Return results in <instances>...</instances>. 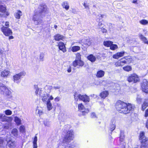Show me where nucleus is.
Listing matches in <instances>:
<instances>
[{
    "instance_id": "obj_53",
    "label": "nucleus",
    "mask_w": 148,
    "mask_h": 148,
    "mask_svg": "<svg viewBox=\"0 0 148 148\" xmlns=\"http://www.w3.org/2000/svg\"><path fill=\"white\" fill-rule=\"evenodd\" d=\"M37 137L36 136H35L34 138V140L33 141V143H37Z\"/></svg>"
},
{
    "instance_id": "obj_50",
    "label": "nucleus",
    "mask_w": 148,
    "mask_h": 148,
    "mask_svg": "<svg viewBox=\"0 0 148 148\" xmlns=\"http://www.w3.org/2000/svg\"><path fill=\"white\" fill-rule=\"evenodd\" d=\"M34 89L36 90V89L37 90H39L38 93H40L39 92L41 90V91H43V90H42L41 89H39L38 88V85H34Z\"/></svg>"
},
{
    "instance_id": "obj_36",
    "label": "nucleus",
    "mask_w": 148,
    "mask_h": 148,
    "mask_svg": "<svg viewBox=\"0 0 148 148\" xmlns=\"http://www.w3.org/2000/svg\"><path fill=\"white\" fill-rule=\"evenodd\" d=\"M123 69L125 71H131L132 68L130 66H126L123 67Z\"/></svg>"
},
{
    "instance_id": "obj_8",
    "label": "nucleus",
    "mask_w": 148,
    "mask_h": 148,
    "mask_svg": "<svg viewBox=\"0 0 148 148\" xmlns=\"http://www.w3.org/2000/svg\"><path fill=\"white\" fill-rule=\"evenodd\" d=\"M1 30L4 34L6 36H8L12 34V30L9 28L3 26L1 28Z\"/></svg>"
},
{
    "instance_id": "obj_51",
    "label": "nucleus",
    "mask_w": 148,
    "mask_h": 148,
    "mask_svg": "<svg viewBox=\"0 0 148 148\" xmlns=\"http://www.w3.org/2000/svg\"><path fill=\"white\" fill-rule=\"evenodd\" d=\"M91 117L92 118H97L96 115L95 114L94 112H92L91 114Z\"/></svg>"
},
{
    "instance_id": "obj_17",
    "label": "nucleus",
    "mask_w": 148,
    "mask_h": 148,
    "mask_svg": "<svg viewBox=\"0 0 148 148\" xmlns=\"http://www.w3.org/2000/svg\"><path fill=\"white\" fill-rule=\"evenodd\" d=\"M60 88V86L58 85L54 86L53 87L52 86H47L45 87V90L47 89V90H48L47 91V92L49 93L50 92V90L53 88L55 89H59Z\"/></svg>"
},
{
    "instance_id": "obj_59",
    "label": "nucleus",
    "mask_w": 148,
    "mask_h": 148,
    "mask_svg": "<svg viewBox=\"0 0 148 148\" xmlns=\"http://www.w3.org/2000/svg\"><path fill=\"white\" fill-rule=\"evenodd\" d=\"M5 27H7L8 28L9 27V22L7 21L5 23Z\"/></svg>"
},
{
    "instance_id": "obj_48",
    "label": "nucleus",
    "mask_w": 148,
    "mask_h": 148,
    "mask_svg": "<svg viewBox=\"0 0 148 148\" xmlns=\"http://www.w3.org/2000/svg\"><path fill=\"white\" fill-rule=\"evenodd\" d=\"M81 60V55L79 53L76 54V58L75 60Z\"/></svg>"
},
{
    "instance_id": "obj_49",
    "label": "nucleus",
    "mask_w": 148,
    "mask_h": 148,
    "mask_svg": "<svg viewBox=\"0 0 148 148\" xmlns=\"http://www.w3.org/2000/svg\"><path fill=\"white\" fill-rule=\"evenodd\" d=\"M20 131L21 132H23L25 131V127L23 125L20 126L19 128Z\"/></svg>"
},
{
    "instance_id": "obj_23",
    "label": "nucleus",
    "mask_w": 148,
    "mask_h": 148,
    "mask_svg": "<svg viewBox=\"0 0 148 148\" xmlns=\"http://www.w3.org/2000/svg\"><path fill=\"white\" fill-rule=\"evenodd\" d=\"M105 74V72L102 70L98 71L97 73L96 76L97 77H103Z\"/></svg>"
},
{
    "instance_id": "obj_28",
    "label": "nucleus",
    "mask_w": 148,
    "mask_h": 148,
    "mask_svg": "<svg viewBox=\"0 0 148 148\" xmlns=\"http://www.w3.org/2000/svg\"><path fill=\"white\" fill-rule=\"evenodd\" d=\"M139 38L143 41L145 43L148 44V41L146 37L144 36L142 34H140L139 35Z\"/></svg>"
},
{
    "instance_id": "obj_24",
    "label": "nucleus",
    "mask_w": 148,
    "mask_h": 148,
    "mask_svg": "<svg viewBox=\"0 0 148 148\" xmlns=\"http://www.w3.org/2000/svg\"><path fill=\"white\" fill-rule=\"evenodd\" d=\"M10 73V71L5 70L1 72V76L3 77H6Z\"/></svg>"
},
{
    "instance_id": "obj_5",
    "label": "nucleus",
    "mask_w": 148,
    "mask_h": 148,
    "mask_svg": "<svg viewBox=\"0 0 148 148\" xmlns=\"http://www.w3.org/2000/svg\"><path fill=\"white\" fill-rule=\"evenodd\" d=\"M75 99L78 101L79 99L82 100L84 102H89L90 101V98L88 96L86 95H82L78 94L77 92L75 93L74 95Z\"/></svg>"
},
{
    "instance_id": "obj_9",
    "label": "nucleus",
    "mask_w": 148,
    "mask_h": 148,
    "mask_svg": "<svg viewBox=\"0 0 148 148\" xmlns=\"http://www.w3.org/2000/svg\"><path fill=\"white\" fill-rule=\"evenodd\" d=\"M79 110L82 113L83 115H85L88 113L89 112V110L88 109L84 108V106L82 103H80L78 105Z\"/></svg>"
},
{
    "instance_id": "obj_2",
    "label": "nucleus",
    "mask_w": 148,
    "mask_h": 148,
    "mask_svg": "<svg viewBox=\"0 0 148 148\" xmlns=\"http://www.w3.org/2000/svg\"><path fill=\"white\" fill-rule=\"evenodd\" d=\"M116 108L119 112L125 114L130 113L134 109L133 106L131 104H127L120 100H119L116 102Z\"/></svg>"
},
{
    "instance_id": "obj_26",
    "label": "nucleus",
    "mask_w": 148,
    "mask_h": 148,
    "mask_svg": "<svg viewBox=\"0 0 148 148\" xmlns=\"http://www.w3.org/2000/svg\"><path fill=\"white\" fill-rule=\"evenodd\" d=\"M148 106V99H146L144 101L142 106V110H144Z\"/></svg>"
},
{
    "instance_id": "obj_19",
    "label": "nucleus",
    "mask_w": 148,
    "mask_h": 148,
    "mask_svg": "<svg viewBox=\"0 0 148 148\" xmlns=\"http://www.w3.org/2000/svg\"><path fill=\"white\" fill-rule=\"evenodd\" d=\"M124 51H122L118 52L113 56V58L115 59H118L119 58L121 57L124 55Z\"/></svg>"
},
{
    "instance_id": "obj_14",
    "label": "nucleus",
    "mask_w": 148,
    "mask_h": 148,
    "mask_svg": "<svg viewBox=\"0 0 148 148\" xmlns=\"http://www.w3.org/2000/svg\"><path fill=\"white\" fill-rule=\"evenodd\" d=\"M139 139L141 143H148V139L145 137V133L143 132H141L140 133Z\"/></svg>"
},
{
    "instance_id": "obj_21",
    "label": "nucleus",
    "mask_w": 148,
    "mask_h": 148,
    "mask_svg": "<svg viewBox=\"0 0 148 148\" xmlns=\"http://www.w3.org/2000/svg\"><path fill=\"white\" fill-rule=\"evenodd\" d=\"M81 42L84 43L82 44V45L89 46L91 44V42H90V40L89 39L86 40L85 39L82 40Z\"/></svg>"
},
{
    "instance_id": "obj_40",
    "label": "nucleus",
    "mask_w": 148,
    "mask_h": 148,
    "mask_svg": "<svg viewBox=\"0 0 148 148\" xmlns=\"http://www.w3.org/2000/svg\"><path fill=\"white\" fill-rule=\"evenodd\" d=\"M44 124L45 126L49 127L50 125V122L49 120L47 119L44 121Z\"/></svg>"
},
{
    "instance_id": "obj_31",
    "label": "nucleus",
    "mask_w": 148,
    "mask_h": 148,
    "mask_svg": "<svg viewBox=\"0 0 148 148\" xmlns=\"http://www.w3.org/2000/svg\"><path fill=\"white\" fill-rule=\"evenodd\" d=\"M112 43L113 42L110 41H104L103 42L104 45L107 47H110Z\"/></svg>"
},
{
    "instance_id": "obj_57",
    "label": "nucleus",
    "mask_w": 148,
    "mask_h": 148,
    "mask_svg": "<svg viewBox=\"0 0 148 148\" xmlns=\"http://www.w3.org/2000/svg\"><path fill=\"white\" fill-rule=\"evenodd\" d=\"M145 116V117L148 116V109L146 110Z\"/></svg>"
},
{
    "instance_id": "obj_1",
    "label": "nucleus",
    "mask_w": 148,
    "mask_h": 148,
    "mask_svg": "<svg viewBox=\"0 0 148 148\" xmlns=\"http://www.w3.org/2000/svg\"><path fill=\"white\" fill-rule=\"evenodd\" d=\"M47 7L45 4H41L37 10H35L33 16V20L36 25H38L42 23V20L41 16L47 10Z\"/></svg>"
},
{
    "instance_id": "obj_62",
    "label": "nucleus",
    "mask_w": 148,
    "mask_h": 148,
    "mask_svg": "<svg viewBox=\"0 0 148 148\" xmlns=\"http://www.w3.org/2000/svg\"><path fill=\"white\" fill-rule=\"evenodd\" d=\"M102 32L103 33H106L107 32V30L104 28H103L101 29Z\"/></svg>"
},
{
    "instance_id": "obj_33",
    "label": "nucleus",
    "mask_w": 148,
    "mask_h": 148,
    "mask_svg": "<svg viewBox=\"0 0 148 148\" xmlns=\"http://www.w3.org/2000/svg\"><path fill=\"white\" fill-rule=\"evenodd\" d=\"M47 105L48 110H50L52 107V104L50 102V101L48 100L47 102Z\"/></svg>"
},
{
    "instance_id": "obj_29",
    "label": "nucleus",
    "mask_w": 148,
    "mask_h": 148,
    "mask_svg": "<svg viewBox=\"0 0 148 148\" xmlns=\"http://www.w3.org/2000/svg\"><path fill=\"white\" fill-rule=\"evenodd\" d=\"M22 12L20 10L18 11L17 12L14 14V16L15 18L17 19H19L20 18V16L22 15Z\"/></svg>"
},
{
    "instance_id": "obj_13",
    "label": "nucleus",
    "mask_w": 148,
    "mask_h": 148,
    "mask_svg": "<svg viewBox=\"0 0 148 148\" xmlns=\"http://www.w3.org/2000/svg\"><path fill=\"white\" fill-rule=\"evenodd\" d=\"M0 119L3 122H6L7 123H10L12 121V119L10 117L6 116L1 114H0Z\"/></svg>"
},
{
    "instance_id": "obj_39",
    "label": "nucleus",
    "mask_w": 148,
    "mask_h": 148,
    "mask_svg": "<svg viewBox=\"0 0 148 148\" xmlns=\"http://www.w3.org/2000/svg\"><path fill=\"white\" fill-rule=\"evenodd\" d=\"M6 11V8L3 5H0V12H2L4 13Z\"/></svg>"
},
{
    "instance_id": "obj_27",
    "label": "nucleus",
    "mask_w": 148,
    "mask_h": 148,
    "mask_svg": "<svg viewBox=\"0 0 148 148\" xmlns=\"http://www.w3.org/2000/svg\"><path fill=\"white\" fill-rule=\"evenodd\" d=\"M55 39L56 41H59L60 40H62L63 38V36L59 34L56 35L54 36Z\"/></svg>"
},
{
    "instance_id": "obj_7",
    "label": "nucleus",
    "mask_w": 148,
    "mask_h": 148,
    "mask_svg": "<svg viewBox=\"0 0 148 148\" xmlns=\"http://www.w3.org/2000/svg\"><path fill=\"white\" fill-rule=\"evenodd\" d=\"M139 78L135 74H131L127 78V80L129 82H133L136 83L139 81Z\"/></svg>"
},
{
    "instance_id": "obj_25",
    "label": "nucleus",
    "mask_w": 148,
    "mask_h": 148,
    "mask_svg": "<svg viewBox=\"0 0 148 148\" xmlns=\"http://www.w3.org/2000/svg\"><path fill=\"white\" fill-rule=\"evenodd\" d=\"M87 59L92 62H95L96 60V57L92 54L90 55L87 57Z\"/></svg>"
},
{
    "instance_id": "obj_60",
    "label": "nucleus",
    "mask_w": 148,
    "mask_h": 148,
    "mask_svg": "<svg viewBox=\"0 0 148 148\" xmlns=\"http://www.w3.org/2000/svg\"><path fill=\"white\" fill-rule=\"evenodd\" d=\"M102 25V24L101 23H99L98 24V27L99 28H101L102 27L101 26Z\"/></svg>"
},
{
    "instance_id": "obj_12",
    "label": "nucleus",
    "mask_w": 148,
    "mask_h": 148,
    "mask_svg": "<svg viewBox=\"0 0 148 148\" xmlns=\"http://www.w3.org/2000/svg\"><path fill=\"white\" fill-rule=\"evenodd\" d=\"M142 90L145 93H148V82L144 80L141 85Z\"/></svg>"
},
{
    "instance_id": "obj_3",
    "label": "nucleus",
    "mask_w": 148,
    "mask_h": 148,
    "mask_svg": "<svg viewBox=\"0 0 148 148\" xmlns=\"http://www.w3.org/2000/svg\"><path fill=\"white\" fill-rule=\"evenodd\" d=\"M48 90L47 89L45 91H40V93H38L39 90L36 89L35 91L36 95L37 96H39L41 98L42 101L45 102H47L48 97H49V93L47 92Z\"/></svg>"
},
{
    "instance_id": "obj_32",
    "label": "nucleus",
    "mask_w": 148,
    "mask_h": 148,
    "mask_svg": "<svg viewBox=\"0 0 148 148\" xmlns=\"http://www.w3.org/2000/svg\"><path fill=\"white\" fill-rule=\"evenodd\" d=\"M14 121L17 125H19L21 124V119L17 116L14 117Z\"/></svg>"
},
{
    "instance_id": "obj_18",
    "label": "nucleus",
    "mask_w": 148,
    "mask_h": 148,
    "mask_svg": "<svg viewBox=\"0 0 148 148\" xmlns=\"http://www.w3.org/2000/svg\"><path fill=\"white\" fill-rule=\"evenodd\" d=\"M58 46L59 49L62 51L64 53L66 52V51L64 43L62 42H60L58 44Z\"/></svg>"
},
{
    "instance_id": "obj_63",
    "label": "nucleus",
    "mask_w": 148,
    "mask_h": 148,
    "mask_svg": "<svg viewBox=\"0 0 148 148\" xmlns=\"http://www.w3.org/2000/svg\"><path fill=\"white\" fill-rule=\"evenodd\" d=\"M37 143H33V148H37Z\"/></svg>"
},
{
    "instance_id": "obj_43",
    "label": "nucleus",
    "mask_w": 148,
    "mask_h": 148,
    "mask_svg": "<svg viewBox=\"0 0 148 148\" xmlns=\"http://www.w3.org/2000/svg\"><path fill=\"white\" fill-rule=\"evenodd\" d=\"M115 65L116 67H118L123 66V64L121 63V60H119L115 63Z\"/></svg>"
},
{
    "instance_id": "obj_20",
    "label": "nucleus",
    "mask_w": 148,
    "mask_h": 148,
    "mask_svg": "<svg viewBox=\"0 0 148 148\" xmlns=\"http://www.w3.org/2000/svg\"><path fill=\"white\" fill-rule=\"evenodd\" d=\"M115 120L114 119H113L111 121L112 124L110 125V130L111 132H112L115 128Z\"/></svg>"
},
{
    "instance_id": "obj_6",
    "label": "nucleus",
    "mask_w": 148,
    "mask_h": 148,
    "mask_svg": "<svg viewBox=\"0 0 148 148\" xmlns=\"http://www.w3.org/2000/svg\"><path fill=\"white\" fill-rule=\"evenodd\" d=\"M3 85L0 83V91L4 92L6 96H8L9 98H11L12 96L10 90L5 86H3Z\"/></svg>"
},
{
    "instance_id": "obj_45",
    "label": "nucleus",
    "mask_w": 148,
    "mask_h": 148,
    "mask_svg": "<svg viewBox=\"0 0 148 148\" xmlns=\"http://www.w3.org/2000/svg\"><path fill=\"white\" fill-rule=\"evenodd\" d=\"M44 54L43 53H40V61H44Z\"/></svg>"
},
{
    "instance_id": "obj_30",
    "label": "nucleus",
    "mask_w": 148,
    "mask_h": 148,
    "mask_svg": "<svg viewBox=\"0 0 148 148\" xmlns=\"http://www.w3.org/2000/svg\"><path fill=\"white\" fill-rule=\"evenodd\" d=\"M62 6L66 10H68L69 8L68 3L66 1L62 3Z\"/></svg>"
},
{
    "instance_id": "obj_64",
    "label": "nucleus",
    "mask_w": 148,
    "mask_h": 148,
    "mask_svg": "<svg viewBox=\"0 0 148 148\" xmlns=\"http://www.w3.org/2000/svg\"><path fill=\"white\" fill-rule=\"evenodd\" d=\"M136 100L138 103H140L141 101V99L139 98H137Z\"/></svg>"
},
{
    "instance_id": "obj_52",
    "label": "nucleus",
    "mask_w": 148,
    "mask_h": 148,
    "mask_svg": "<svg viewBox=\"0 0 148 148\" xmlns=\"http://www.w3.org/2000/svg\"><path fill=\"white\" fill-rule=\"evenodd\" d=\"M37 111H38L37 113L39 115H41L42 114V110H39V109L37 110Z\"/></svg>"
},
{
    "instance_id": "obj_61",
    "label": "nucleus",
    "mask_w": 148,
    "mask_h": 148,
    "mask_svg": "<svg viewBox=\"0 0 148 148\" xmlns=\"http://www.w3.org/2000/svg\"><path fill=\"white\" fill-rule=\"evenodd\" d=\"M53 97L52 96H51L50 97L49 96V97H48V100H47V101L48 100L50 101V100H53Z\"/></svg>"
},
{
    "instance_id": "obj_11",
    "label": "nucleus",
    "mask_w": 148,
    "mask_h": 148,
    "mask_svg": "<svg viewBox=\"0 0 148 148\" xmlns=\"http://www.w3.org/2000/svg\"><path fill=\"white\" fill-rule=\"evenodd\" d=\"M84 65V63L81 60H75L73 62V65L75 67L77 68L82 67Z\"/></svg>"
},
{
    "instance_id": "obj_47",
    "label": "nucleus",
    "mask_w": 148,
    "mask_h": 148,
    "mask_svg": "<svg viewBox=\"0 0 148 148\" xmlns=\"http://www.w3.org/2000/svg\"><path fill=\"white\" fill-rule=\"evenodd\" d=\"M5 146V144L3 143V140L1 138H0V148Z\"/></svg>"
},
{
    "instance_id": "obj_44",
    "label": "nucleus",
    "mask_w": 148,
    "mask_h": 148,
    "mask_svg": "<svg viewBox=\"0 0 148 148\" xmlns=\"http://www.w3.org/2000/svg\"><path fill=\"white\" fill-rule=\"evenodd\" d=\"M5 124L4 126V128L5 129H8L11 125V122Z\"/></svg>"
},
{
    "instance_id": "obj_41",
    "label": "nucleus",
    "mask_w": 148,
    "mask_h": 148,
    "mask_svg": "<svg viewBox=\"0 0 148 148\" xmlns=\"http://www.w3.org/2000/svg\"><path fill=\"white\" fill-rule=\"evenodd\" d=\"M118 48V46L116 45L112 44L111 45L110 47V49H111L112 50H114L115 49H117Z\"/></svg>"
},
{
    "instance_id": "obj_15",
    "label": "nucleus",
    "mask_w": 148,
    "mask_h": 148,
    "mask_svg": "<svg viewBox=\"0 0 148 148\" xmlns=\"http://www.w3.org/2000/svg\"><path fill=\"white\" fill-rule=\"evenodd\" d=\"M139 139L141 143H148V139L145 137V133L143 132H141L140 133Z\"/></svg>"
},
{
    "instance_id": "obj_56",
    "label": "nucleus",
    "mask_w": 148,
    "mask_h": 148,
    "mask_svg": "<svg viewBox=\"0 0 148 148\" xmlns=\"http://www.w3.org/2000/svg\"><path fill=\"white\" fill-rule=\"evenodd\" d=\"M69 128H70V126L69 125H65L64 126V130H66H66L68 129Z\"/></svg>"
},
{
    "instance_id": "obj_38",
    "label": "nucleus",
    "mask_w": 148,
    "mask_h": 148,
    "mask_svg": "<svg viewBox=\"0 0 148 148\" xmlns=\"http://www.w3.org/2000/svg\"><path fill=\"white\" fill-rule=\"evenodd\" d=\"M140 23L143 25H145L148 24V21L145 19L141 20L139 21Z\"/></svg>"
},
{
    "instance_id": "obj_46",
    "label": "nucleus",
    "mask_w": 148,
    "mask_h": 148,
    "mask_svg": "<svg viewBox=\"0 0 148 148\" xmlns=\"http://www.w3.org/2000/svg\"><path fill=\"white\" fill-rule=\"evenodd\" d=\"M12 112L10 110H8L5 111V114L8 115H11L12 114Z\"/></svg>"
},
{
    "instance_id": "obj_22",
    "label": "nucleus",
    "mask_w": 148,
    "mask_h": 148,
    "mask_svg": "<svg viewBox=\"0 0 148 148\" xmlns=\"http://www.w3.org/2000/svg\"><path fill=\"white\" fill-rule=\"evenodd\" d=\"M109 93L108 91H104L102 92L100 94V96L102 98L104 99L108 95Z\"/></svg>"
},
{
    "instance_id": "obj_16",
    "label": "nucleus",
    "mask_w": 148,
    "mask_h": 148,
    "mask_svg": "<svg viewBox=\"0 0 148 148\" xmlns=\"http://www.w3.org/2000/svg\"><path fill=\"white\" fill-rule=\"evenodd\" d=\"M7 141V146L10 148H15L16 146L15 143L14 141H12L8 139H6Z\"/></svg>"
},
{
    "instance_id": "obj_42",
    "label": "nucleus",
    "mask_w": 148,
    "mask_h": 148,
    "mask_svg": "<svg viewBox=\"0 0 148 148\" xmlns=\"http://www.w3.org/2000/svg\"><path fill=\"white\" fill-rule=\"evenodd\" d=\"M141 145L139 148H148L147 146L148 143H141Z\"/></svg>"
},
{
    "instance_id": "obj_4",
    "label": "nucleus",
    "mask_w": 148,
    "mask_h": 148,
    "mask_svg": "<svg viewBox=\"0 0 148 148\" xmlns=\"http://www.w3.org/2000/svg\"><path fill=\"white\" fill-rule=\"evenodd\" d=\"M74 138V132L72 130L68 131L64 137L63 143H68L73 140Z\"/></svg>"
},
{
    "instance_id": "obj_55",
    "label": "nucleus",
    "mask_w": 148,
    "mask_h": 148,
    "mask_svg": "<svg viewBox=\"0 0 148 148\" xmlns=\"http://www.w3.org/2000/svg\"><path fill=\"white\" fill-rule=\"evenodd\" d=\"M60 98L59 97H57L54 99V100L56 102H58L60 101Z\"/></svg>"
},
{
    "instance_id": "obj_34",
    "label": "nucleus",
    "mask_w": 148,
    "mask_h": 148,
    "mask_svg": "<svg viewBox=\"0 0 148 148\" xmlns=\"http://www.w3.org/2000/svg\"><path fill=\"white\" fill-rule=\"evenodd\" d=\"M80 47L79 46H73L71 48V51L73 52H76L80 50Z\"/></svg>"
},
{
    "instance_id": "obj_35",
    "label": "nucleus",
    "mask_w": 148,
    "mask_h": 148,
    "mask_svg": "<svg viewBox=\"0 0 148 148\" xmlns=\"http://www.w3.org/2000/svg\"><path fill=\"white\" fill-rule=\"evenodd\" d=\"M18 131L16 128L13 129L12 131V134L14 136H18Z\"/></svg>"
},
{
    "instance_id": "obj_37",
    "label": "nucleus",
    "mask_w": 148,
    "mask_h": 148,
    "mask_svg": "<svg viewBox=\"0 0 148 148\" xmlns=\"http://www.w3.org/2000/svg\"><path fill=\"white\" fill-rule=\"evenodd\" d=\"M125 136L124 132L123 131H121L120 135V140L121 141H122L124 139Z\"/></svg>"
},
{
    "instance_id": "obj_10",
    "label": "nucleus",
    "mask_w": 148,
    "mask_h": 148,
    "mask_svg": "<svg viewBox=\"0 0 148 148\" xmlns=\"http://www.w3.org/2000/svg\"><path fill=\"white\" fill-rule=\"evenodd\" d=\"M26 73L24 71H22L20 73L15 74L13 76V79L14 82L19 80L21 78L25 76Z\"/></svg>"
},
{
    "instance_id": "obj_58",
    "label": "nucleus",
    "mask_w": 148,
    "mask_h": 148,
    "mask_svg": "<svg viewBox=\"0 0 148 148\" xmlns=\"http://www.w3.org/2000/svg\"><path fill=\"white\" fill-rule=\"evenodd\" d=\"M67 71L69 73H70L71 71V67L70 66H69V68H68L67 70Z\"/></svg>"
},
{
    "instance_id": "obj_54",
    "label": "nucleus",
    "mask_w": 148,
    "mask_h": 148,
    "mask_svg": "<svg viewBox=\"0 0 148 148\" xmlns=\"http://www.w3.org/2000/svg\"><path fill=\"white\" fill-rule=\"evenodd\" d=\"M83 5L84 6V7H85V8H86V9H89V5L88 4L84 3Z\"/></svg>"
}]
</instances>
